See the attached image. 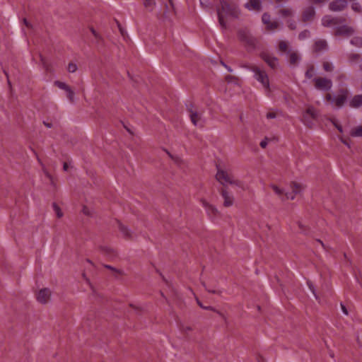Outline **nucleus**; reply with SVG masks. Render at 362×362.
I'll list each match as a JSON object with an SVG mask.
<instances>
[{
	"label": "nucleus",
	"mask_w": 362,
	"mask_h": 362,
	"mask_svg": "<svg viewBox=\"0 0 362 362\" xmlns=\"http://www.w3.org/2000/svg\"><path fill=\"white\" fill-rule=\"evenodd\" d=\"M309 36H310V31H309V30H305L302 31V32L299 34L298 37H299V39H300V40H304V39H305V38L308 37Z\"/></svg>",
	"instance_id": "473e14b6"
},
{
	"label": "nucleus",
	"mask_w": 362,
	"mask_h": 362,
	"mask_svg": "<svg viewBox=\"0 0 362 362\" xmlns=\"http://www.w3.org/2000/svg\"><path fill=\"white\" fill-rule=\"evenodd\" d=\"M200 203L202 205V206L205 209L207 215L210 218H215V217L217 216V215L218 214V211L217 209L214 206H213L211 204H209L204 199H200Z\"/></svg>",
	"instance_id": "1a4fd4ad"
},
{
	"label": "nucleus",
	"mask_w": 362,
	"mask_h": 362,
	"mask_svg": "<svg viewBox=\"0 0 362 362\" xmlns=\"http://www.w3.org/2000/svg\"><path fill=\"white\" fill-rule=\"evenodd\" d=\"M245 7L249 11H259L262 7L261 0H250L245 4Z\"/></svg>",
	"instance_id": "4468645a"
},
{
	"label": "nucleus",
	"mask_w": 362,
	"mask_h": 362,
	"mask_svg": "<svg viewBox=\"0 0 362 362\" xmlns=\"http://www.w3.org/2000/svg\"><path fill=\"white\" fill-rule=\"evenodd\" d=\"M315 74V70L313 67H310L305 72V76L307 78H312Z\"/></svg>",
	"instance_id": "e433bc0d"
},
{
	"label": "nucleus",
	"mask_w": 362,
	"mask_h": 362,
	"mask_svg": "<svg viewBox=\"0 0 362 362\" xmlns=\"http://www.w3.org/2000/svg\"><path fill=\"white\" fill-rule=\"evenodd\" d=\"M53 209L58 218H62L63 216V213L58 205L53 204Z\"/></svg>",
	"instance_id": "c85d7f7f"
},
{
	"label": "nucleus",
	"mask_w": 362,
	"mask_h": 362,
	"mask_svg": "<svg viewBox=\"0 0 362 362\" xmlns=\"http://www.w3.org/2000/svg\"><path fill=\"white\" fill-rule=\"evenodd\" d=\"M51 291L48 288L41 289L37 294V300L39 303L45 304L49 300Z\"/></svg>",
	"instance_id": "9d476101"
},
{
	"label": "nucleus",
	"mask_w": 362,
	"mask_h": 362,
	"mask_svg": "<svg viewBox=\"0 0 362 362\" xmlns=\"http://www.w3.org/2000/svg\"><path fill=\"white\" fill-rule=\"evenodd\" d=\"M189 117L194 126L198 127H204L205 119L202 113L198 112L197 110H189Z\"/></svg>",
	"instance_id": "423d86ee"
},
{
	"label": "nucleus",
	"mask_w": 362,
	"mask_h": 362,
	"mask_svg": "<svg viewBox=\"0 0 362 362\" xmlns=\"http://www.w3.org/2000/svg\"><path fill=\"white\" fill-rule=\"evenodd\" d=\"M223 66L229 71H231L232 70L230 69V67H228L226 64H223Z\"/></svg>",
	"instance_id": "864d4df0"
},
{
	"label": "nucleus",
	"mask_w": 362,
	"mask_h": 362,
	"mask_svg": "<svg viewBox=\"0 0 362 362\" xmlns=\"http://www.w3.org/2000/svg\"><path fill=\"white\" fill-rule=\"evenodd\" d=\"M334 126L337 128V129L339 131V132H342V127L340 126V125H338L336 123H334Z\"/></svg>",
	"instance_id": "09e8293b"
},
{
	"label": "nucleus",
	"mask_w": 362,
	"mask_h": 362,
	"mask_svg": "<svg viewBox=\"0 0 362 362\" xmlns=\"http://www.w3.org/2000/svg\"><path fill=\"white\" fill-rule=\"evenodd\" d=\"M262 58L264 61L272 68H276L278 65V59L276 57H273L267 53H263Z\"/></svg>",
	"instance_id": "ddd939ff"
},
{
	"label": "nucleus",
	"mask_w": 362,
	"mask_h": 362,
	"mask_svg": "<svg viewBox=\"0 0 362 362\" xmlns=\"http://www.w3.org/2000/svg\"><path fill=\"white\" fill-rule=\"evenodd\" d=\"M229 185L237 186L238 187L243 189H245V185L243 181L235 178L233 176L231 182Z\"/></svg>",
	"instance_id": "412c9836"
},
{
	"label": "nucleus",
	"mask_w": 362,
	"mask_h": 362,
	"mask_svg": "<svg viewBox=\"0 0 362 362\" xmlns=\"http://www.w3.org/2000/svg\"><path fill=\"white\" fill-rule=\"evenodd\" d=\"M280 26V24L277 21H272L270 22L268 25H267V30L270 31H273L276 29H277Z\"/></svg>",
	"instance_id": "b1692460"
},
{
	"label": "nucleus",
	"mask_w": 362,
	"mask_h": 362,
	"mask_svg": "<svg viewBox=\"0 0 362 362\" xmlns=\"http://www.w3.org/2000/svg\"><path fill=\"white\" fill-rule=\"evenodd\" d=\"M83 213L85 215H87V216H90L91 215L90 210L88 208H87L86 206H84L83 208Z\"/></svg>",
	"instance_id": "37998d69"
},
{
	"label": "nucleus",
	"mask_w": 362,
	"mask_h": 362,
	"mask_svg": "<svg viewBox=\"0 0 362 362\" xmlns=\"http://www.w3.org/2000/svg\"><path fill=\"white\" fill-rule=\"evenodd\" d=\"M66 96L71 103L74 102V92L69 88L66 91Z\"/></svg>",
	"instance_id": "7c9ffc66"
},
{
	"label": "nucleus",
	"mask_w": 362,
	"mask_h": 362,
	"mask_svg": "<svg viewBox=\"0 0 362 362\" xmlns=\"http://www.w3.org/2000/svg\"><path fill=\"white\" fill-rule=\"evenodd\" d=\"M209 292L215 293L216 291L214 290H208Z\"/></svg>",
	"instance_id": "6e6d98bb"
},
{
	"label": "nucleus",
	"mask_w": 362,
	"mask_h": 362,
	"mask_svg": "<svg viewBox=\"0 0 362 362\" xmlns=\"http://www.w3.org/2000/svg\"><path fill=\"white\" fill-rule=\"evenodd\" d=\"M250 70L254 73L255 79L261 83L263 88L268 92L269 90V81L267 74L256 66H252Z\"/></svg>",
	"instance_id": "7ed1b4c3"
},
{
	"label": "nucleus",
	"mask_w": 362,
	"mask_h": 362,
	"mask_svg": "<svg viewBox=\"0 0 362 362\" xmlns=\"http://www.w3.org/2000/svg\"><path fill=\"white\" fill-rule=\"evenodd\" d=\"M119 230H120V231L122 233V234L125 237H127V238H132V235L131 234V232H130L129 229L127 227H126V226H124L123 225H121L119 226Z\"/></svg>",
	"instance_id": "5701e85b"
},
{
	"label": "nucleus",
	"mask_w": 362,
	"mask_h": 362,
	"mask_svg": "<svg viewBox=\"0 0 362 362\" xmlns=\"http://www.w3.org/2000/svg\"><path fill=\"white\" fill-rule=\"evenodd\" d=\"M343 21L339 18H334L331 16H325L322 19V24L325 27H333L337 29L339 24H341Z\"/></svg>",
	"instance_id": "6e6552de"
},
{
	"label": "nucleus",
	"mask_w": 362,
	"mask_h": 362,
	"mask_svg": "<svg viewBox=\"0 0 362 362\" xmlns=\"http://www.w3.org/2000/svg\"><path fill=\"white\" fill-rule=\"evenodd\" d=\"M315 14V8L313 6H310L307 8L303 13V21L306 22L311 21Z\"/></svg>",
	"instance_id": "f3484780"
},
{
	"label": "nucleus",
	"mask_w": 362,
	"mask_h": 362,
	"mask_svg": "<svg viewBox=\"0 0 362 362\" xmlns=\"http://www.w3.org/2000/svg\"><path fill=\"white\" fill-rule=\"evenodd\" d=\"M288 49V45L285 41H281L279 44V50L286 52Z\"/></svg>",
	"instance_id": "2f4dec72"
},
{
	"label": "nucleus",
	"mask_w": 362,
	"mask_h": 362,
	"mask_svg": "<svg viewBox=\"0 0 362 362\" xmlns=\"http://www.w3.org/2000/svg\"><path fill=\"white\" fill-rule=\"evenodd\" d=\"M232 177L233 175L228 171L219 168L218 169L216 175V179L223 185H229L231 182Z\"/></svg>",
	"instance_id": "39448f33"
},
{
	"label": "nucleus",
	"mask_w": 362,
	"mask_h": 362,
	"mask_svg": "<svg viewBox=\"0 0 362 362\" xmlns=\"http://www.w3.org/2000/svg\"><path fill=\"white\" fill-rule=\"evenodd\" d=\"M291 188L293 190L292 193H285V197L287 199H293L295 198V195L301 192L303 186L296 182H293L291 184Z\"/></svg>",
	"instance_id": "f8f14e48"
},
{
	"label": "nucleus",
	"mask_w": 362,
	"mask_h": 362,
	"mask_svg": "<svg viewBox=\"0 0 362 362\" xmlns=\"http://www.w3.org/2000/svg\"><path fill=\"white\" fill-rule=\"evenodd\" d=\"M308 286H309V288H310V291L313 292V295H314L315 298L316 299H317L318 298H317V295H316V293H315V288H314V287H313V284H312L311 283H308Z\"/></svg>",
	"instance_id": "c03bdc74"
},
{
	"label": "nucleus",
	"mask_w": 362,
	"mask_h": 362,
	"mask_svg": "<svg viewBox=\"0 0 362 362\" xmlns=\"http://www.w3.org/2000/svg\"><path fill=\"white\" fill-rule=\"evenodd\" d=\"M345 0H335L329 4V8L332 11H340L346 6Z\"/></svg>",
	"instance_id": "9b49d317"
},
{
	"label": "nucleus",
	"mask_w": 362,
	"mask_h": 362,
	"mask_svg": "<svg viewBox=\"0 0 362 362\" xmlns=\"http://www.w3.org/2000/svg\"><path fill=\"white\" fill-rule=\"evenodd\" d=\"M268 144V139L265 138L260 142V146L263 148H266Z\"/></svg>",
	"instance_id": "ea45409f"
},
{
	"label": "nucleus",
	"mask_w": 362,
	"mask_h": 362,
	"mask_svg": "<svg viewBox=\"0 0 362 362\" xmlns=\"http://www.w3.org/2000/svg\"><path fill=\"white\" fill-rule=\"evenodd\" d=\"M349 59L351 62L354 63L359 61L361 59V57L357 54H350Z\"/></svg>",
	"instance_id": "72a5a7b5"
},
{
	"label": "nucleus",
	"mask_w": 362,
	"mask_h": 362,
	"mask_svg": "<svg viewBox=\"0 0 362 362\" xmlns=\"http://www.w3.org/2000/svg\"><path fill=\"white\" fill-rule=\"evenodd\" d=\"M90 31H91L92 34L95 36V38L99 37V35L96 33V31L93 28H91Z\"/></svg>",
	"instance_id": "de8ad7c7"
},
{
	"label": "nucleus",
	"mask_w": 362,
	"mask_h": 362,
	"mask_svg": "<svg viewBox=\"0 0 362 362\" xmlns=\"http://www.w3.org/2000/svg\"><path fill=\"white\" fill-rule=\"evenodd\" d=\"M349 105L351 107H358L362 105V95H355L349 102Z\"/></svg>",
	"instance_id": "a211bd4d"
},
{
	"label": "nucleus",
	"mask_w": 362,
	"mask_h": 362,
	"mask_svg": "<svg viewBox=\"0 0 362 362\" xmlns=\"http://www.w3.org/2000/svg\"><path fill=\"white\" fill-rule=\"evenodd\" d=\"M323 68L326 71H331L333 70L332 64L327 62L323 63Z\"/></svg>",
	"instance_id": "c9c22d12"
},
{
	"label": "nucleus",
	"mask_w": 362,
	"mask_h": 362,
	"mask_svg": "<svg viewBox=\"0 0 362 362\" xmlns=\"http://www.w3.org/2000/svg\"><path fill=\"white\" fill-rule=\"evenodd\" d=\"M221 195L224 199L223 205L226 207L230 206L233 204L234 198L226 190L221 191Z\"/></svg>",
	"instance_id": "dca6fc26"
},
{
	"label": "nucleus",
	"mask_w": 362,
	"mask_h": 362,
	"mask_svg": "<svg viewBox=\"0 0 362 362\" xmlns=\"http://www.w3.org/2000/svg\"><path fill=\"white\" fill-rule=\"evenodd\" d=\"M276 114L274 112H268L267 114V119H274V118H276Z\"/></svg>",
	"instance_id": "a19ab883"
},
{
	"label": "nucleus",
	"mask_w": 362,
	"mask_h": 362,
	"mask_svg": "<svg viewBox=\"0 0 362 362\" xmlns=\"http://www.w3.org/2000/svg\"><path fill=\"white\" fill-rule=\"evenodd\" d=\"M288 26L291 29V30H294L296 28V23L295 22H291V21H289L288 23Z\"/></svg>",
	"instance_id": "a18cd8bd"
},
{
	"label": "nucleus",
	"mask_w": 362,
	"mask_h": 362,
	"mask_svg": "<svg viewBox=\"0 0 362 362\" xmlns=\"http://www.w3.org/2000/svg\"><path fill=\"white\" fill-rule=\"evenodd\" d=\"M288 57L291 64L296 65L300 60V57L298 54L295 52H288Z\"/></svg>",
	"instance_id": "6ab92c4d"
},
{
	"label": "nucleus",
	"mask_w": 362,
	"mask_h": 362,
	"mask_svg": "<svg viewBox=\"0 0 362 362\" xmlns=\"http://www.w3.org/2000/svg\"><path fill=\"white\" fill-rule=\"evenodd\" d=\"M280 14L282 17H288L292 16L293 12L289 8H284L280 11Z\"/></svg>",
	"instance_id": "cd10ccee"
},
{
	"label": "nucleus",
	"mask_w": 362,
	"mask_h": 362,
	"mask_svg": "<svg viewBox=\"0 0 362 362\" xmlns=\"http://www.w3.org/2000/svg\"><path fill=\"white\" fill-rule=\"evenodd\" d=\"M67 169H68V164L64 163V170H67Z\"/></svg>",
	"instance_id": "8fccbe9b"
},
{
	"label": "nucleus",
	"mask_w": 362,
	"mask_h": 362,
	"mask_svg": "<svg viewBox=\"0 0 362 362\" xmlns=\"http://www.w3.org/2000/svg\"><path fill=\"white\" fill-rule=\"evenodd\" d=\"M54 84L55 86H57L60 89H62L65 91H66L70 87L66 85L65 83L64 82H62V81H56L54 82Z\"/></svg>",
	"instance_id": "bb28decb"
},
{
	"label": "nucleus",
	"mask_w": 362,
	"mask_h": 362,
	"mask_svg": "<svg viewBox=\"0 0 362 362\" xmlns=\"http://www.w3.org/2000/svg\"><path fill=\"white\" fill-rule=\"evenodd\" d=\"M262 20L264 24L268 25L271 22L270 16L268 15L267 13H264L262 15Z\"/></svg>",
	"instance_id": "f704fd0d"
},
{
	"label": "nucleus",
	"mask_w": 362,
	"mask_h": 362,
	"mask_svg": "<svg viewBox=\"0 0 362 362\" xmlns=\"http://www.w3.org/2000/svg\"><path fill=\"white\" fill-rule=\"evenodd\" d=\"M270 187L277 195L280 197L285 195L286 192H284V190L283 189L279 188L275 185H272Z\"/></svg>",
	"instance_id": "393cba45"
},
{
	"label": "nucleus",
	"mask_w": 362,
	"mask_h": 362,
	"mask_svg": "<svg viewBox=\"0 0 362 362\" xmlns=\"http://www.w3.org/2000/svg\"><path fill=\"white\" fill-rule=\"evenodd\" d=\"M351 135L355 137L362 136V125L354 129L351 132Z\"/></svg>",
	"instance_id": "4be33fe9"
},
{
	"label": "nucleus",
	"mask_w": 362,
	"mask_h": 362,
	"mask_svg": "<svg viewBox=\"0 0 362 362\" xmlns=\"http://www.w3.org/2000/svg\"><path fill=\"white\" fill-rule=\"evenodd\" d=\"M315 86L316 88L322 90H328L331 89L332 86V82L330 79L318 77L314 79Z\"/></svg>",
	"instance_id": "0eeeda50"
},
{
	"label": "nucleus",
	"mask_w": 362,
	"mask_h": 362,
	"mask_svg": "<svg viewBox=\"0 0 362 362\" xmlns=\"http://www.w3.org/2000/svg\"><path fill=\"white\" fill-rule=\"evenodd\" d=\"M351 44L357 47H362V37H356L351 40Z\"/></svg>",
	"instance_id": "a878e982"
},
{
	"label": "nucleus",
	"mask_w": 362,
	"mask_h": 362,
	"mask_svg": "<svg viewBox=\"0 0 362 362\" xmlns=\"http://www.w3.org/2000/svg\"><path fill=\"white\" fill-rule=\"evenodd\" d=\"M220 4L221 7L217 8L218 23L222 28L226 29V22L224 19L225 16H230L233 18H238L240 15V11L234 3L228 0H221Z\"/></svg>",
	"instance_id": "f257e3e1"
},
{
	"label": "nucleus",
	"mask_w": 362,
	"mask_h": 362,
	"mask_svg": "<svg viewBox=\"0 0 362 362\" xmlns=\"http://www.w3.org/2000/svg\"><path fill=\"white\" fill-rule=\"evenodd\" d=\"M200 1H201V3L202 4V0H200Z\"/></svg>",
	"instance_id": "4d7b16f0"
},
{
	"label": "nucleus",
	"mask_w": 362,
	"mask_h": 362,
	"mask_svg": "<svg viewBox=\"0 0 362 362\" xmlns=\"http://www.w3.org/2000/svg\"><path fill=\"white\" fill-rule=\"evenodd\" d=\"M349 96V91L346 89L341 88L339 90L337 95L333 97L330 93L326 95L325 99L333 106L341 108L346 102Z\"/></svg>",
	"instance_id": "f03ea898"
},
{
	"label": "nucleus",
	"mask_w": 362,
	"mask_h": 362,
	"mask_svg": "<svg viewBox=\"0 0 362 362\" xmlns=\"http://www.w3.org/2000/svg\"><path fill=\"white\" fill-rule=\"evenodd\" d=\"M77 70V66L76 64L70 63L68 66V71L70 73H74Z\"/></svg>",
	"instance_id": "4c0bfd02"
},
{
	"label": "nucleus",
	"mask_w": 362,
	"mask_h": 362,
	"mask_svg": "<svg viewBox=\"0 0 362 362\" xmlns=\"http://www.w3.org/2000/svg\"><path fill=\"white\" fill-rule=\"evenodd\" d=\"M327 43L325 40H318L315 42L314 49L315 52H320L326 49Z\"/></svg>",
	"instance_id": "aec40b11"
},
{
	"label": "nucleus",
	"mask_w": 362,
	"mask_h": 362,
	"mask_svg": "<svg viewBox=\"0 0 362 362\" xmlns=\"http://www.w3.org/2000/svg\"><path fill=\"white\" fill-rule=\"evenodd\" d=\"M197 302H198V304H199L202 308H203L202 304H201V303H199V300H198ZM204 309H210V308H209V307H206V308H205V307H204Z\"/></svg>",
	"instance_id": "603ef678"
},
{
	"label": "nucleus",
	"mask_w": 362,
	"mask_h": 362,
	"mask_svg": "<svg viewBox=\"0 0 362 362\" xmlns=\"http://www.w3.org/2000/svg\"><path fill=\"white\" fill-rule=\"evenodd\" d=\"M183 330H184L185 332H187V331H188V330H190V327H183Z\"/></svg>",
	"instance_id": "3c124183"
},
{
	"label": "nucleus",
	"mask_w": 362,
	"mask_h": 362,
	"mask_svg": "<svg viewBox=\"0 0 362 362\" xmlns=\"http://www.w3.org/2000/svg\"><path fill=\"white\" fill-rule=\"evenodd\" d=\"M352 9L355 11L360 12L361 11V6L358 3H354L352 4Z\"/></svg>",
	"instance_id": "58836bf2"
},
{
	"label": "nucleus",
	"mask_w": 362,
	"mask_h": 362,
	"mask_svg": "<svg viewBox=\"0 0 362 362\" xmlns=\"http://www.w3.org/2000/svg\"><path fill=\"white\" fill-rule=\"evenodd\" d=\"M317 112L313 107H308L302 115V122L309 127L313 126V121L317 118Z\"/></svg>",
	"instance_id": "20e7f679"
},
{
	"label": "nucleus",
	"mask_w": 362,
	"mask_h": 362,
	"mask_svg": "<svg viewBox=\"0 0 362 362\" xmlns=\"http://www.w3.org/2000/svg\"><path fill=\"white\" fill-rule=\"evenodd\" d=\"M313 3L315 4H325L327 0H312Z\"/></svg>",
	"instance_id": "79ce46f5"
},
{
	"label": "nucleus",
	"mask_w": 362,
	"mask_h": 362,
	"mask_svg": "<svg viewBox=\"0 0 362 362\" xmlns=\"http://www.w3.org/2000/svg\"><path fill=\"white\" fill-rule=\"evenodd\" d=\"M145 7L149 10H152L155 4L153 0H144Z\"/></svg>",
	"instance_id": "c756f323"
},
{
	"label": "nucleus",
	"mask_w": 362,
	"mask_h": 362,
	"mask_svg": "<svg viewBox=\"0 0 362 362\" xmlns=\"http://www.w3.org/2000/svg\"><path fill=\"white\" fill-rule=\"evenodd\" d=\"M341 310L344 313V314L347 315H348V310H347L346 308L343 304H341Z\"/></svg>",
	"instance_id": "49530a36"
},
{
	"label": "nucleus",
	"mask_w": 362,
	"mask_h": 362,
	"mask_svg": "<svg viewBox=\"0 0 362 362\" xmlns=\"http://www.w3.org/2000/svg\"><path fill=\"white\" fill-rule=\"evenodd\" d=\"M354 33V29L351 27L347 25L338 26L336 30L337 35H342L349 36L353 35Z\"/></svg>",
	"instance_id": "2eb2a0df"
},
{
	"label": "nucleus",
	"mask_w": 362,
	"mask_h": 362,
	"mask_svg": "<svg viewBox=\"0 0 362 362\" xmlns=\"http://www.w3.org/2000/svg\"><path fill=\"white\" fill-rule=\"evenodd\" d=\"M105 267H107L108 269H112V270H115L114 268H112L111 266H109V265H106Z\"/></svg>",
	"instance_id": "5fc2aeb1"
}]
</instances>
